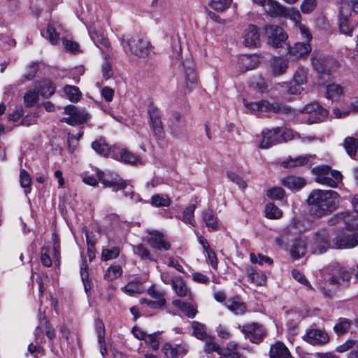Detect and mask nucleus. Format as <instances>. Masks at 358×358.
Returning <instances> with one entry per match:
<instances>
[{
  "label": "nucleus",
  "mask_w": 358,
  "mask_h": 358,
  "mask_svg": "<svg viewBox=\"0 0 358 358\" xmlns=\"http://www.w3.org/2000/svg\"><path fill=\"white\" fill-rule=\"evenodd\" d=\"M307 202L312 206L310 213L322 217L332 212L338 204V194L333 190L314 189L309 194Z\"/></svg>",
  "instance_id": "f257e3e1"
},
{
  "label": "nucleus",
  "mask_w": 358,
  "mask_h": 358,
  "mask_svg": "<svg viewBox=\"0 0 358 358\" xmlns=\"http://www.w3.org/2000/svg\"><path fill=\"white\" fill-rule=\"evenodd\" d=\"M122 45L126 50L138 57L148 56L150 51V44L148 39L139 34H125L122 37Z\"/></svg>",
  "instance_id": "f03ea898"
},
{
  "label": "nucleus",
  "mask_w": 358,
  "mask_h": 358,
  "mask_svg": "<svg viewBox=\"0 0 358 358\" xmlns=\"http://www.w3.org/2000/svg\"><path fill=\"white\" fill-rule=\"evenodd\" d=\"M98 180L105 187H110L113 191L117 192L126 187V182L117 175L105 174L101 171H97L96 176H86L83 178V181L89 185L96 186Z\"/></svg>",
  "instance_id": "7ed1b4c3"
},
{
  "label": "nucleus",
  "mask_w": 358,
  "mask_h": 358,
  "mask_svg": "<svg viewBox=\"0 0 358 358\" xmlns=\"http://www.w3.org/2000/svg\"><path fill=\"white\" fill-rule=\"evenodd\" d=\"M295 26L296 28L300 31L301 35L305 38L307 41L298 42L296 43L294 46L289 47L288 53L295 59H299L307 57L308 55L310 52L311 46L309 43V41L311 40L312 36L308 29L306 27L305 25L301 24V22H296Z\"/></svg>",
  "instance_id": "20e7f679"
},
{
  "label": "nucleus",
  "mask_w": 358,
  "mask_h": 358,
  "mask_svg": "<svg viewBox=\"0 0 358 358\" xmlns=\"http://www.w3.org/2000/svg\"><path fill=\"white\" fill-rule=\"evenodd\" d=\"M243 104L245 108L251 112L257 113H273L288 114L291 111V108L280 104L275 101H269L267 100H262L257 102L248 103L243 99Z\"/></svg>",
  "instance_id": "39448f33"
},
{
  "label": "nucleus",
  "mask_w": 358,
  "mask_h": 358,
  "mask_svg": "<svg viewBox=\"0 0 358 358\" xmlns=\"http://www.w3.org/2000/svg\"><path fill=\"white\" fill-rule=\"evenodd\" d=\"M313 172L316 176L317 182L331 187H336L343 178L342 174L339 171L331 170L327 165L315 167Z\"/></svg>",
  "instance_id": "423d86ee"
},
{
  "label": "nucleus",
  "mask_w": 358,
  "mask_h": 358,
  "mask_svg": "<svg viewBox=\"0 0 358 358\" xmlns=\"http://www.w3.org/2000/svg\"><path fill=\"white\" fill-rule=\"evenodd\" d=\"M264 10L271 17H290L295 24L300 22L301 15L297 10L287 9L276 1L271 0Z\"/></svg>",
  "instance_id": "0eeeda50"
},
{
  "label": "nucleus",
  "mask_w": 358,
  "mask_h": 358,
  "mask_svg": "<svg viewBox=\"0 0 358 358\" xmlns=\"http://www.w3.org/2000/svg\"><path fill=\"white\" fill-rule=\"evenodd\" d=\"M329 248H333L329 233L324 229L318 230L313 237L310 250L314 254H322Z\"/></svg>",
  "instance_id": "6e6552de"
},
{
  "label": "nucleus",
  "mask_w": 358,
  "mask_h": 358,
  "mask_svg": "<svg viewBox=\"0 0 358 358\" xmlns=\"http://www.w3.org/2000/svg\"><path fill=\"white\" fill-rule=\"evenodd\" d=\"M150 117L149 125L157 140L162 141L164 138V129L161 120V114L159 108L150 104L148 107Z\"/></svg>",
  "instance_id": "1a4fd4ad"
},
{
  "label": "nucleus",
  "mask_w": 358,
  "mask_h": 358,
  "mask_svg": "<svg viewBox=\"0 0 358 358\" xmlns=\"http://www.w3.org/2000/svg\"><path fill=\"white\" fill-rule=\"evenodd\" d=\"M265 35L268 43L274 48L281 47L287 39V34L282 27L277 25L266 27Z\"/></svg>",
  "instance_id": "9d476101"
},
{
  "label": "nucleus",
  "mask_w": 358,
  "mask_h": 358,
  "mask_svg": "<svg viewBox=\"0 0 358 358\" xmlns=\"http://www.w3.org/2000/svg\"><path fill=\"white\" fill-rule=\"evenodd\" d=\"M64 113L69 117L62 118L61 121L72 126L82 124L90 117V115L86 110H79L73 105L65 107Z\"/></svg>",
  "instance_id": "9b49d317"
},
{
  "label": "nucleus",
  "mask_w": 358,
  "mask_h": 358,
  "mask_svg": "<svg viewBox=\"0 0 358 358\" xmlns=\"http://www.w3.org/2000/svg\"><path fill=\"white\" fill-rule=\"evenodd\" d=\"M312 64L314 69L321 73H329L339 66V64L332 58L315 54L312 55Z\"/></svg>",
  "instance_id": "f8f14e48"
},
{
  "label": "nucleus",
  "mask_w": 358,
  "mask_h": 358,
  "mask_svg": "<svg viewBox=\"0 0 358 358\" xmlns=\"http://www.w3.org/2000/svg\"><path fill=\"white\" fill-rule=\"evenodd\" d=\"M301 112L309 115L307 120L308 124L323 121L328 115V111L316 102L307 104L303 108Z\"/></svg>",
  "instance_id": "ddd939ff"
},
{
  "label": "nucleus",
  "mask_w": 358,
  "mask_h": 358,
  "mask_svg": "<svg viewBox=\"0 0 358 358\" xmlns=\"http://www.w3.org/2000/svg\"><path fill=\"white\" fill-rule=\"evenodd\" d=\"M358 245V233L346 234L342 231L332 240L333 249L352 248Z\"/></svg>",
  "instance_id": "4468645a"
},
{
  "label": "nucleus",
  "mask_w": 358,
  "mask_h": 358,
  "mask_svg": "<svg viewBox=\"0 0 358 358\" xmlns=\"http://www.w3.org/2000/svg\"><path fill=\"white\" fill-rule=\"evenodd\" d=\"M343 224L348 230L358 229V214L343 212L336 214L329 220L330 224Z\"/></svg>",
  "instance_id": "2eb2a0df"
},
{
  "label": "nucleus",
  "mask_w": 358,
  "mask_h": 358,
  "mask_svg": "<svg viewBox=\"0 0 358 358\" xmlns=\"http://www.w3.org/2000/svg\"><path fill=\"white\" fill-rule=\"evenodd\" d=\"M329 272L331 275L329 280L331 284L341 285L348 282L351 277V273L337 263L329 266Z\"/></svg>",
  "instance_id": "dca6fc26"
},
{
  "label": "nucleus",
  "mask_w": 358,
  "mask_h": 358,
  "mask_svg": "<svg viewBox=\"0 0 358 358\" xmlns=\"http://www.w3.org/2000/svg\"><path fill=\"white\" fill-rule=\"evenodd\" d=\"M302 338L313 345H324L329 341L328 334L324 330L313 327L308 329L306 333L302 336Z\"/></svg>",
  "instance_id": "f3484780"
},
{
  "label": "nucleus",
  "mask_w": 358,
  "mask_h": 358,
  "mask_svg": "<svg viewBox=\"0 0 358 358\" xmlns=\"http://www.w3.org/2000/svg\"><path fill=\"white\" fill-rule=\"evenodd\" d=\"M161 350L166 358H177L187 354L188 345L185 343L173 344L166 342L162 345Z\"/></svg>",
  "instance_id": "a211bd4d"
},
{
  "label": "nucleus",
  "mask_w": 358,
  "mask_h": 358,
  "mask_svg": "<svg viewBox=\"0 0 358 358\" xmlns=\"http://www.w3.org/2000/svg\"><path fill=\"white\" fill-rule=\"evenodd\" d=\"M241 330L254 343H260L265 336L264 328L255 322L242 326Z\"/></svg>",
  "instance_id": "6ab92c4d"
},
{
  "label": "nucleus",
  "mask_w": 358,
  "mask_h": 358,
  "mask_svg": "<svg viewBox=\"0 0 358 358\" xmlns=\"http://www.w3.org/2000/svg\"><path fill=\"white\" fill-rule=\"evenodd\" d=\"M148 234L147 241L152 248L159 250H169L170 249V243L166 241L162 233L158 231H148Z\"/></svg>",
  "instance_id": "aec40b11"
},
{
  "label": "nucleus",
  "mask_w": 358,
  "mask_h": 358,
  "mask_svg": "<svg viewBox=\"0 0 358 358\" xmlns=\"http://www.w3.org/2000/svg\"><path fill=\"white\" fill-rule=\"evenodd\" d=\"M260 60L256 55H243L238 57L236 68L238 71L243 73L256 68Z\"/></svg>",
  "instance_id": "412c9836"
},
{
  "label": "nucleus",
  "mask_w": 358,
  "mask_h": 358,
  "mask_svg": "<svg viewBox=\"0 0 358 358\" xmlns=\"http://www.w3.org/2000/svg\"><path fill=\"white\" fill-rule=\"evenodd\" d=\"M262 134V139L259 143V147L262 149H267L275 143H280L278 127L264 129Z\"/></svg>",
  "instance_id": "4be33fe9"
},
{
  "label": "nucleus",
  "mask_w": 358,
  "mask_h": 358,
  "mask_svg": "<svg viewBox=\"0 0 358 358\" xmlns=\"http://www.w3.org/2000/svg\"><path fill=\"white\" fill-rule=\"evenodd\" d=\"M243 43L247 47H257L259 43V34L256 26L249 25L243 33Z\"/></svg>",
  "instance_id": "5701e85b"
},
{
  "label": "nucleus",
  "mask_w": 358,
  "mask_h": 358,
  "mask_svg": "<svg viewBox=\"0 0 358 358\" xmlns=\"http://www.w3.org/2000/svg\"><path fill=\"white\" fill-rule=\"evenodd\" d=\"M89 34L91 39L94 41L96 46L101 48L109 47L108 40L106 38L102 29L97 26L93 25L89 29Z\"/></svg>",
  "instance_id": "b1692460"
},
{
  "label": "nucleus",
  "mask_w": 358,
  "mask_h": 358,
  "mask_svg": "<svg viewBox=\"0 0 358 358\" xmlns=\"http://www.w3.org/2000/svg\"><path fill=\"white\" fill-rule=\"evenodd\" d=\"M113 157L115 159L131 164L141 163V158L138 156L124 148L113 151Z\"/></svg>",
  "instance_id": "393cba45"
},
{
  "label": "nucleus",
  "mask_w": 358,
  "mask_h": 358,
  "mask_svg": "<svg viewBox=\"0 0 358 358\" xmlns=\"http://www.w3.org/2000/svg\"><path fill=\"white\" fill-rule=\"evenodd\" d=\"M296 224L292 223L283 231L282 234L276 238L277 244L281 248L287 246L289 241L297 234Z\"/></svg>",
  "instance_id": "a878e982"
},
{
  "label": "nucleus",
  "mask_w": 358,
  "mask_h": 358,
  "mask_svg": "<svg viewBox=\"0 0 358 358\" xmlns=\"http://www.w3.org/2000/svg\"><path fill=\"white\" fill-rule=\"evenodd\" d=\"M172 288L179 297H188L189 299H192L191 290L182 277L175 276Z\"/></svg>",
  "instance_id": "bb28decb"
},
{
  "label": "nucleus",
  "mask_w": 358,
  "mask_h": 358,
  "mask_svg": "<svg viewBox=\"0 0 358 358\" xmlns=\"http://www.w3.org/2000/svg\"><path fill=\"white\" fill-rule=\"evenodd\" d=\"M288 68V60L281 57H275L271 60V73L274 76L285 73Z\"/></svg>",
  "instance_id": "cd10ccee"
},
{
  "label": "nucleus",
  "mask_w": 358,
  "mask_h": 358,
  "mask_svg": "<svg viewBox=\"0 0 358 358\" xmlns=\"http://www.w3.org/2000/svg\"><path fill=\"white\" fill-rule=\"evenodd\" d=\"M201 218L207 228L212 230H217L219 228V220L211 209H203L201 212Z\"/></svg>",
  "instance_id": "c85d7f7f"
},
{
  "label": "nucleus",
  "mask_w": 358,
  "mask_h": 358,
  "mask_svg": "<svg viewBox=\"0 0 358 358\" xmlns=\"http://www.w3.org/2000/svg\"><path fill=\"white\" fill-rule=\"evenodd\" d=\"M269 356L271 358H290L291 355L285 345L280 341L276 342L270 348Z\"/></svg>",
  "instance_id": "c756f323"
},
{
  "label": "nucleus",
  "mask_w": 358,
  "mask_h": 358,
  "mask_svg": "<svg viewBox=\"0 0 358 358\" xmlns=\"http://www.w3.org/2000/svg\"><path fill=\"white\" fill-rule=\"evenodd\" d=\"M225 305L231 312L236 315H242L246 311V306L238 297L229 299Z\"/></svg>",
  "instance_id": "7c9ffc66"
},
{
  "label": "nucleus",
  "mask_w": 358,
  "mask_h": 358,
  "mask_svg": "<svg viewBox=\"0 0 358 358\" xmlns=\"http://www.w3.org/2000/svg\"><path fill=\"white\" fill-rule=\"evenodd\" d=\"M173 305L178 308L188 317L193 318L197 313L196 308L192 303L176 299L173 301Z\"/></svg>",
  "instance_id": "2f4dec72"
},
{
  "label": "nucleus",
  "mask_w": 358,
  "mask_h": 358,
  "mask_svg": "<svg viewBox=\"0 0 358 358\" xmlns=\"http://www.w3.org/2000/svg\"><path fill=\"white\" fill-rule=\"evenodd\" d=\"M246 273L248 277L249 280L257 285L262 286L264 285L266 280V276L264 273L262 272L256 271L252 267L248 266L246 268Z\"/></svg>",
  "instance_id": "473e14b6"
},
{
  "label": "nucleus",
  "mask_w": 358,
  "mask_h": 358,
  "mask_svg": "<svg viewBox=\"0 0 358 358\" xmlns=\"http://www.w3.org/2000/svg\"><path fill=\"white\" fill-rule=\"evenodd\" d=\"M184 77L186 87L189 90L193 89L196 85L198 78L195 70L190 65L185 66Z\"/></svg>",
  "instance_id": "72a5a7b5"
},
{
  "label": "nucleus",
  "mask_w": 358,
  "mask_h": 358,
  "mask_svg": "<svg viewBox=\"0 0 358 358\" xmlns=\"http://www.w3.org/2000/svg\"><path fill=\"white\" fill-rule=\"evenodd\" d=\"M96 331L98 337V343L100 346V352L103 357L107 354V349L105 342V327L101 321L96 322Z\"/></svg>",
  "instance_id": "f704fd0d"
},
{
  "label": "nucleus",
  "mask_w": 358,
  "mask_h": 358,
  "mask_svg": "<svg viewBox=\"0 0 358 358\" xmlns=\"http://www.w3.org/2000/svg\"><path fill=\"white\" fill-rule=\"evenodd\" d=\"M306 251V245L305 241L302 239H299L296 240L295 243L292 245L290 254L294 259H299L305 255Z\"/></svg>",
  "instance_id": "c9c22d12"
},
{
  "label": "nucleus",
  "mask_w": 358,
  "mask_h": 358,
  "mask_svg": "<svg viewBox=\"0 0 358 358\" xmlns=\"http://www.w3.org/2000/svg\"><path fill=\"white\" fill-rule=\"evenodd\" d=\"M282 184L289 189H299L305 185L306 182L305 180L301 177L290 176L283 179Z\"/></svg>",
  "instance_id": "e433bc0d"
},
{
  "label": "nucleus",
  "mask_w": 358,
  "mask_h": 358,
  "mask_svg": "<svg viewBox=\"0 0 358 358\" xmlns=\"http://www.w3.org/2000/svg\"><path fill=\"white\" fill-rule=\"evenodd\" d=\"M43 331L45 332L46 336L50 340H53L55 338V330L52 328L50 323L45 318L40 320L39 326L36 327L35 334L36 336H40V334Z\"/></svg>",
  "instance_id": "4c0bfd02"
},
{
  "label": "nucleus",
  "mask_w": 358,
  "mask_h": 358,
  "mask_svg": "<svg viewBox=\"0 0 358 358\" xmlns=\"http://www.w3.org/2000/svg\"><path fill=\"white\" fill-rule=\"evenodd\" d=\"M344 148L348 155L355 159H358V141L353 138H346Z\"/></svg>",
  "instance_id": "58836bf2"
},
{
  "label": "nucleus",
  "mask_w": 358,
  "mask_h": 358,
  "mask_svg": "<svg viewBox=\"0 0 358 358\" xmlns=\"http://www.w3.org/2000/svg\"><path fill=\"white\" fill-rule=\"evenodd\" d=\"M196 206L194 204L189 205L185 208L182 212L181 220L185 224H189L192 227H196V222L194 220V210Z\"/></svg>",
  "instance_id": "ea45409f"
},
{
  "label": "nucleus",
  "mask_w": 358,
  "mask_h": 358,
  "mask_svg": "<svg viewBox=\"0 0 358 358\" xmlns=\"http://www.w3.org/2000/svg\"><path fill=\"white\" fill-rule=\"evenodd\" d=\"M192 328L193 329V335L196 338L203 341L208 338L205 324L197 321H193L192 322Z\"/></svg>",
  "instance_id": "a19ab883"
},
{
  "label": "nucleus",
  "mask_w": 358,
  "mask_h": 358,
  "mask_svg": "<svg viewBox=\"0 0 358 358\" xmlns=\"http://www.w3.org/2000/svg\"><path fill=\"white\" fill-rule=\"evenodd\" d=\"M238 345L235 341L229 342L226 348L223 350L222 357H229L230 358H245L238 352Z\"/></svg>",
  "instance_id": "79ce46f5"
},
{
  "label": "nucleus",
  "mask_w": 358,
  "mask_h": 358,
  "mask_svg": "<svg viewBox=\"0 0 358 358\" xmlns=\"http://www.w3.org/2000/svg\"><path fill=\"white\" fill-rule=\"evenodd\" d=\"M343 88L338 84L331 83L327 86V98L331 100H336L343 94Z\"/></svg>",
  "instance_id": "37998d69"
},
{
  "label": "nucleus",
  "mask_w": 358,
  "mask_h": 358,
  "mask_svg": "<svg viewBox=\"0 0 358 358\" xmlns=\"http://www.w3.org/2000/svg\"><path fill=\"white\" fill-rule=\"evenodd\" d=\"M309 161L307 156H299L295 158L289 157L282 162V166L285 168H293L306 164Z\"/></svg>",
  "instance_id": "c03bdc74"
},
{
  "label": "nucleus",
  "mask_w": 358,
  "mask_h": 358,
  "mask_svg": "<svg viewBox=\"0 0 358 358\" xmlns=\"http://www.w3.org/2000/svg\"><path fill=\"white\" fill-rule=\"evenodd\" d=\"M352 322L346 318H339L334 327V331L337 335H342L347 333L350 329Z\"/></svg>",
  "instance_id": "a18cd8bd"
},
{
  "label": "nucleus",
  "mask_w": 358,
  "mask_h": 358,
  "mask_svg": "<svg viewBox=\"0 0 358 358\" xmlns=\"http://www.w3.org/2000/svg\"><path fill=\"white\" fill-rule=\"evenodd\" d=\"M92 148L94 150H95L97 153L106 155L109 153L110 147L106 143V141L103 138H99L96 139L92 143Z\"/></svg>",
  "instance_id": "49530a36"
},
{
  "label": "nucleus",
  "mask_w": 358,
  "mask_h": 358,
  "mask_svg": "<svg viewBox=\"0 0 358 358\" xmlns=\"http://www.w3.org/2000/svg\"><path fill=\"white\" fill-rule=\"evenodd\" d=\"M64 92L71 102H77L81 97V92L78 87L73 85H66Z\"/></svg>",
  "instance_id": "de8ad7c7"
},
{
  "label": "nucleus",
  "mask_w": 358,
  "mask_h": 358,
  "mask_svg": "<svg viewBox=\"0 0 358 358\" xmlns=\"http://www.w3.org/2000/svg\"><path fill=\"white\" fill-rule=\"evenodd\" d=\"M204 352L207 354H210L212 352H217L220 356L224 355V351L221 349L220 345L215 342L213 338H209L206 339V341L204 345Z\"/></svg>",
  "instance_id": "09e8293b"
},
{
  "label": "nucleus",
  "mask_w": 358,
  "mask_h": 358,
  "mask_svg": "<svg viewBox=\"0 0 358 358\" xmlns=\"http://www.w3.org/2000/svg\"><path fill=\"white\" fill-rule=\"evenodd\" d=\"M122 273V268L119 265H112L107 268L104 273V278L112 281L119 278Z\"/></svg>",
  "instance_id": "8fccbe9b"
},
{
  "label": "nucleus",
  "mask_w": 358,
  "mask_h": 358,
  "mask_svg": "<svg viewBox=\"0 0 358 358\" xmlns=\"http://www.w3.org/2000/svg\"><path fill=\"white\" fill-rule=\"evenodd\" d=\"M279 131V138L280 143L283 141H291L292 139H295L297 138H300V134L296 132H294L290 129L287 128H280L278 127Z\"/></svg>",
  "instance_id": "3c124183"
},
{
  "label": "nucleus",
  "mask_w": 358,
  "mask_h": 358,
  "mask_svg": "<svg viewBox=\"0 0 358 358\" xmlns=\"http://www.w3.org/2000/svg\"><path fill=\"white\" fill-rule=\"evenodd\" d=\"M265 215L269 219H278L282 216V213L274 203H268L265 208Z\"/></svg>",
  "instance_id": "603ef678"
},
{
  "label": "nucleus",
  "mask_w": 358,
  "mask_h": 358,
  "mask_svg": "<svg viewBox=\"0 0 358 358\" xmlns=\"http://www.w3.org/2000/svg\"><path fill=\"white\" fill-rule=\"evenodd\" d=\"M46 36L42 33V35L47 38L49 41L52 44L55 45L59 41V33L56 30V27L53 23H50L48 24L46 30Z\"/></svg>",
  "instance_id": "864d4df0"
},
{
  "label": "nucleus",
  "mask_w": 358,
  "mask_h": 358,
  "mask_svg": "<svg viewBox=\"0 0 358 358\" xmlns=\"http://www.w3.org/2000/svg\"><path fill=\"white\" fill-rule=\"evenodd\" d=\"M159 332H155L148 334L146 338H145V344L154 351H157L159 348Z\"/></svg>",
  "instance_id": "5fc2aeb1"
},
{
  "label": "nucleus",
  "mask_w": 358,
  "mask_h": 358,
  "mask_svg": "<svg viewBox=\"0 0 358 358\" xmlns=\"http://www.w3.org/2000/svg\"><path fill=\"white\" fill-rule=\"evenodd\" d=\"M171 203V199L164 195L155 194L151 199L152 205L156 207H168Z\"/></svg>",
  "instance_id": "6e6d98bb"
},
{
  "label": "nucleus",
  "mask_w": 358,
  "mask_h": 358,
  "mask_svg": "<svg viewBox=\"0 0 358 358\" xmlns=\"http://www.w3.org/2000/svg\"><path fill=\"white\" fill-rule=\"evenodd\" d=\"M20 182L22 187L24 189L25 194H28L31 191L30 185L31 179L30 175L24 170H21L20 174Z\"/></svg>",
  "instance_id": "4d7b16f0"
},
{
  "label": "nucleus",
  "mask_w": 358,
  "mask_h": 358,
  "mask_svg": "<svg viewBox=\"0 0 358 358\" xmlns=\"http://www.w3.org/2000/svg\"><path fill=\"white\" fill-rule=\"evenodd\" d=\"M38 91L41 96L48 98L55 93V87L51 82L45 81L40 87V89Z\"/></svg>",
  "instance_id": "13d9d810"
},
{
  "label": "nucleus",
  "mask_w": 358,
  "mask_h": 358,
  "mask_svg": "<svg viewBox=\"0 0 358 358\" xmlns=\"http://www.w3.org/2000/svg\"><path fill=\"white\" fill-rule=\"evenodd\" d=\"M39 92L35 90H29L24 96V101L27 107L33 106L38 101Z\"/></svg>",
  "instance_id": "bf43d9fd"
},
{
  "label": "nucleus",
  "mask_w": 358,
  "mask_h": 358,
  "mask_svg": "<svg viewBox=\"0 0 358 358\" xmlns=\"http://www.w3.org/2000/svg\"><path fill=\"white\" fill-rule=\"evenodd\" d=\"M307 71L304 68H299L294 75L293 82L303 86L306 83Z\"/></svg>",
  "instance_id": "052dcab7"
},
{
  "label": "nucleus",
  "mask_w": 358,
  "mask_h": 358,
  "mask_svg": "<svg viewBox=\"0 0 358 358\" xmlns=\"http://www.w3.org/2000/svg\"><path fill=\"white\" fill-rule=\"evenodd\" d=\"M231 3V0H210V6L217 11H223L228 8Z\"/></svg>",
  "instance_id": "680f3d73"
},
{
  "label": "nucleus",
  "mask_w": 358,
  "mask_h": 358,
  "mask_svg": "<svg viewBox=\"0 0 358 358\" xmlns=\"http://www.w3.org/2000/svg\"><path fill=\"white\" fill-rule=\"evenodd\" d=\"M119 254L120 250L116 247L110 249H103L101 254V259L104 261H108L117 257Z\"/></svg>",
  "instance_id": "e2e57ef3"
},
{
  "label": "nucleus",
  "mask_w": 358,
  "mask_h": 358,
  "mask_svg": "<svg viewBox=\"0 0 358 358\" xmlns=\"http://www.w3.org/2000/svg\"><path fill=\"white\" fill-rule=\"evenodd\" d=\"M250 261L253 264H259V265H262L264 263L271 264L273 263L272 259L267 256H264L262 254H258L256 255L255 253L250 254Z\"/></svg>",
  "instance_id": "0e129e2a"
},
{
  "label": "nucleus",
  "mask_w": 358,
  "mask_h": 358,
  "mask_svg": "<svg viewBox=\"0 0 358 358\" xmlns=\"http://www.w3.org/2000/svg\"><path fill=\"white\" fill-rule=\"evenodd\" d=\"M357 345H358L357 341H355L353 340H348L343 344L340 345L338 347H336V350L338 352L343 353V352L348 351L350 349L352 348V350H353V349L356 348Z\"/></svg>",
  "instance_id": "69168bd1"
},
{
  "label": "nucleus",
  "mask_w": 358,
  "mask_h": 358,
  "mask_svg": "<svg viewBox=\"0 0 358 358\" xmlns=\"http://www.w3.org/2000/svg\"><path fill=\"white\" fill-rule=\"evenodd\" d=\"M316 5V0H304L301 3V10L303 13H310L314 10Z\"/></svg>",
  "instance_id": "338daca9"
},
{
  "label": "nucleus",
  "mask_w": 358,
  "mask_h": 358,
  "mask_svg": "<svg viewBox=\"0 0 358 358\" xmlns=\"http://www.w3.org/2000/svg\"><path fill=\"white\" fill-rule=\"evenodd\" d=\"M285 192L282 188L277 187L267 191V196L271 199H281L284 196Z\"/></svg>",
  "instance_id": "774afa93"
}]
</instances>
